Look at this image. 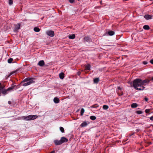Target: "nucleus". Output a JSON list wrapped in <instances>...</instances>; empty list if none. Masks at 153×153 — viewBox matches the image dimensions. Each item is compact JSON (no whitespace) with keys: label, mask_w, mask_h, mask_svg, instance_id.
I'll list each match as a JSON object with an SVG mask.
<instances>
[{"label":"nucleus","mask_w":153,"mask_h":153,"mask_svg":"<svg viewBox=\"0 0 153 153\" xmlns=\"http://www.w3.org/2000/svg\"><path fill=\"white\" fill-rule=\"evenodd\" d=\"M108 33L109 36H112L114 35L115 33L114 31H110L108 32Z\"/></svg>","instance_id":"obj_13"},{"label":"nucleus","mask_w":153,"mask_h":153,"mask_svg":"<svg viewBox=\"0 0 153 153\" xmlns=\"http://www.w3.org/2000/svg\"><path fill=\"white\" fill-rule=\"evenodd\" d=\"M143 28L145 30H149L150 29V27L149 25H145L143 27Z\"/></svg>","instance_id":"obj_19"},{"label":"nucleus","mask_w":153,"mask_h":153,"mask_svg":"<svg viewBox=\"0 0 153 153\" xmlns=\"http://www.w3.org/2000/svg\"><path fill=\"white\" fill-rule=\"evenodd\" d=\"M99 81V78H97L94 79V83H97Z\"/></svg>","instance_id":"obj_16"},{"label":"nucleus","mask_w":153,"mask_h":153,"mask_svg":"<svg viewBox=\"0 0 153 153\" xmlns=\"http://www.w3.org/2000/svg\"><path fill=\"white\" fill-rule=\"evenodd\" d=\"M55 151L54 150H53L50 153H55Z\"/></svg>","instance_id":"obj_43"},{"label":"nucleus","mask_w":153,"mask_h":153,"mask_svg":"<svg viewBox=\"0 0 153 153\" xmlns=\"http://www.w3.org/2000/svg\"><path fill=\"white\" fill-rule=\"evenodd\" d=\"M100 7H99V6H98V7H96L95 8H100Z\"/></svg>","instance_id":"obj_44"},{"label":"nucleus","mask_w":153,"mask_h":153,"mask_svg":"<svg viewBox=\"0 0 153 153\" xmlns=\"http://www.w3.org/2000/svg\"><path fill=\"white\" fill-rule=\"evenodd\" d=\"M150 62L151 64H153V59L151 60Z\"/></svg>","instance_id":"obj_39"},{"label":"nucleus","mask_w":153,"mask_h":153,"mask_svg":"<svg viewBox=\"0 0 153 153\" xmlns=\"http://www.w3.org/2000/svg\"><path fill=\"white\" fill-rule=\"evenodd\" d=\"M39 116L36 115H30L27 116H24L22 117V119L26 120H33L36 119Z\"/></svg>","instance_id":"obj_2"},{"label":"nucleus","mask_w":153,"mask_h":153,"mask_svg":"<svg viewBox=\"0 0 153 153\" xmlns=\"http://www.w3.org/2000/svg\"><path fill=\"white\" fill-rule=\"evenodd\" d=\"M150 81H152L153 82V76L151 78V79H150Z\"/></svg>","instance_id":"obj_42"},{"label":"nucleus","mask_w":153,"mask_h":153,"mask_svg":"<svg viewBox=\"0 0 153 153\" xmlns=\"http://www.w3.org/2000/svg\"><path fill=\"white\" fill-rule=\"evenodd\" d=\"M34 30L35 32H39L40 31V29L38 27H36L34 28Z\"/></svg>","instance_id":"obj_23"},{"label":"nucleus","mask_w":153,"mask_h":153,"mask_svg":"<svg viewBox=\"0 0 153 153\" xmlns=\"http://www.w3.org/2000/svg\"><path fill=\"white\" fill-rule=\"evenodd\" d=\"M15 86H16V85H13V86H11V87L8 88L7 89V90H8V91H10V90L13 89V88H14Z\"/></svg>","instance_id":"obj_22"},{"label":"nucleus","mask_w":153,"mask_h":153,"mask_svg":"<svg viewBox=\"0 0 153 153\" xmlns=\"http://www.w3.org/2000/svg\"><path fill=\"white\" fill-rule=\"evenodd\" d=\"M59 76L60 79H63L65 77V74L61 72L59 74Z\"/></svg>","instance_id":"obj_10"},{"label":"nucleus","mask_w":153,"mask_h":153,"mask_svg":"<svg viewBox=\"0 0 153 153\" xmlns=\"http://www.w3.org/2000/svg\"><path fill=\"white\" fill-rule=\"evenodd\" d=\"M75 34H73L72 35L69 36L68 38L70 39H73L75 38Z\"/></svg>","instance_id":"obj_21"},{"label":"nucleus","mask_w":153,"mask_h":153,"mask_svg":"<svg viewBox=\"0 0 153 153\" xmlns=\"http://www.w3.org/2000/svg\"><path fill=\"white\" fill-rule=\"evenodd\" d=\"M151 120L153 121V116L149 118Z\"/></svg>","instance_id":"obj_37"},{"label":"nucleus","mask_w":153,"mask_h":153,"mask_svg":"<svg viewBox=\"0 0 153 153\" xmlns=\"http://www.w3.org/2000/svg\"><path fill=\"white\" fill-rule=\"evenodd\" d=\"M96 118V117L94 116H91L90 117V119L93 120H95Z\"/></svg>","instance_id":"obj_25"},{"label":"nucleus","mask_w":153,"mask_h":153,"mask_svg":"<svg viewBox=\"0 0 153 153\" xmlns=\"http://www.w3.org/2000/svg\"><path fill=\"white\" fill-rule=\"evenodd\" d=\"M11 74H10L8 75L6 77V79H7L8 77H9L11 75Z\"/></svg>","instance_id":"obj_41"},{"label":"nucleus","mask_w":153,"mask_h":153,"mask_svg":"<svg viewBox=\"0 0 153 153\" xmlns=\"http://www.w3.org/2000/svg\"><path fill=\"white\" fill-rule=\"evenodd\" d=\"M84 40L88 42L89 41L90 38L88 36H86L84 38Z\"/></svg>","instance_id":"obj_24"},{"label":"nucleus","mask_w":153,"mask_h":153,"mask_svg":"<svg viewBox=\"0 0 153 153\" xmlns=\"http://www.w3.org/2000/svg\"><path fill=\"white\" fill-rule=\"evenodd\" d=\"M59 129H60V131L62 133H64L65 132L64 129L62 127H60Z\"/></svg>","instance_id":"obj_28"},{"label":"nucleus","mask_w":153,"mask_h":153,"mask_svg":"<svg viewBox=\"0 0 153 153\" xmlns=\"http://www.w3.org/2000/svg\"><path fill=\"white\" fill-rule=\"evenodd\" d=\"M116 91L118 94L120 96H122L123 94V91H122V90H119V91Z\"/></svg>","instance_id":"obj_12"},{"label":"nucleus","mask_w":153,"mask_h":153,"mask_svg":"<svg viewBox=\"0 0 153 153\" xmlns=\"http://www.w3.org/2000/svg\"><path fill=\"white\" fill-rule=\"evenodd\" d=\"M62 144L64 143H66L68 141V140L64 137H62L60 139Z\"/></svg>","instance_id":"obj_5"},{"label":"nucleus","mask_w":153,"mask_h":153,"mask_svg":"<svg viewBox=\"0 0 153 153\" xmlns=\"http://www.w3.org/2000/svg\"><path fill=\"white\" fill-rule=\"evenodd\" d=\"M88 124L86 122H84L81 124L80 126L81 127H84L86 126Z\"/></svg>","instance_id":"obj_14"},{"label":"nucleus","mask_w":153,"mask_h":153,"mask_svg":"<svg viewBox=\"0 0 153 153\" xmlns=\"http://www.w3.org/2000/svg\"><path fill=\"white\" fill-rule=\"evenodd\" d=\"M123 90L122 88L120 86H119L117 87V91H119V90Z\"/></svg>","instance_id":"obj_33"},{"label":"nucleus","mask_w":153,"mask_h":153,"mask_svg":"<svg viewBox=\"0 0 153 153\" xmlns=\"http://www.w3.org/2000/svg\"><path fill=\"white\" fill-rule=\"evenodd\" d=\"M138 106V104L136 103H133L131 105V106L132 108H135Z\"/></svg>","instance_id":"obj_17"},{"label":"nucleus","mask_w":153,"mask_h":153,"mask_svg":"<svg viewBox=\"0 0 153 153\" xmlns=\"http://www.w3.org/2000/svg\"><path fill=\"white\" fill-rule=\"evenodd\" d=\"M102 1H100V3L101 4H102Z\"/></svg>","instance_id":"obj_45"},{"label":"nucleus","mask_w":153,"mask_h":153,"mask_svg":"<svg viewBox=\"0 0 153 153\" xmlns=\"http://www.w3.org/2000/svg\"><path fill=\"white\" fill-rule=\"evenodd\" d=\"M8 103L10 105L11 103V102L10 101H9L8 102Z\"/></svg>","instance_id":"obj_40"},{"label":"nucleus","mask_w":153,"mask_h":153,"mask_svg":"<svg viewBox=\"0 0 153 153\" xmlns=\"http://www.w3.org/2000/svg\"><path fill=\"white\" fill-rule=\"evenodd\" d=\"M81 74V72L79 71L77 72V74L78 76H79Z\"/></svg>","instance_id":"obj_36"},{"label":"nucleus","mask_w":153,"mask_h":153,"mask_svg":"<svg viewBox=\"0 0 153 153\" xmlns=\"http://www.w3.org/2000/svg\"><path fill=\"white\" fill-rule=\"evenodd\" d=\"M136 113L138 114H140L142 113L143 112L142 111H136Z\"/></svg>","instance_id":"obj_31"},{"label":"nucleus","mask_w":153,"mask_h":153,"mask_svg":"<svg viewBox=\"0 0 153 153\" xmlns=\"http://www.w3.org/2000/svg\"><path fill=\"white\" fill-rule=\"evenodd\" d=\"M13 0H9V4L10 5H11L13 4Z\"/></svg>","instance_id":"obj_30"},{"label":"nucleus","mask_w":153,"mask_h":153,"mask_svg":"<svg viewBox=\"0 0 153 153\" xmlns=\"http://www.w3.org/2000/svg\"><path fill=\"white\" fill-rule=\"evenodd\" d=\"M14 26L15 27L14 31H17V30L20 28V25L19 23H17L16 25H15Z\"/></svg>","instance_id":"obj_4"},{"label":"nucleus","mask_w":153,"mask_h":153,"mask_svg":"<svg viewBox=\"0 0 153 153\" xmlns=\"http://www.w3.org/2000/svg\"><path fill=\"white\" fill-rule=\"evenodd\" d=\"M150 81V79H146L143 80L140 79H136L133 81L132 83H131V85H132L134 88L137 90L143 91L145 88L143 85H146L148 84Z\"/></svg>","instance_id":"obj_1"},{"label":"nucleus","mask_w":153,"mask_h":153,"mask_svg":"<svg viewBox=\"0 0 153 153\" xmlns=\"http://www.w3.org/2000/svg\"><path fill=\"white\" fill-rule=\"evenodd\" d=\"M53 101L55 103H58L59 102V100L57 97H55L53 99Z\"/></svg>","instance_id":"obj_11"},{"label":"nucleus","mask_w":153,"mask_h":153,"mask_svg":"<svg viewBox=\"0 0 153 153\" xmlns=\"http://www.w3.org/2000/svg\"><path fill=\"white\" fill-rule=\"evenodd\" d=\"M13 59L12 58H10L8 59V62L9 63H12Z\"/></svg>","instance_id":"obj_27"},{"label":"nucleus","mask_w":153,"mask_h":153,"mask_svg":"<svg viewBox=\"0 0 153 153\" xmlns=\"http://www.w3.org/2000/svg\"><path fill=\"white\" fill-rule=\"evenodd\" d=\"M69 2L71 3H73L75 2L74 0H68Z\"/></svg>","instance_id":"obj_32"},{"label":"nucleus","mask_w":153,"mask_h":153,"mask_svg":"<svg viewBox=\"0 0 153 153\" xmlns=\"http://www.w3.org/2000/svg\"><path fill=\"white\" fill-rule=\"evenodd\" d=\"M85 111V110L84 108H82L81 111V113L80 114L81 116H82L83 114V113H84Z\"/></svg>","instance_id":"obj_29"},{"label":"nucleus","mask_w":153,"mask_h":153,"mask_svg":"<svg viewBox=\"0 0 153 153\" xmlns=\"http://www.w3.org/2000/svg\"><path fill=\"white\" fill-rule=\"evenodd\" d=\"M152 127H153V125H152Z\"/></svg>","instance_id":"obj_46"},{"label":"nucleus","mask_w":153,"mask_h":153,"mask_svg":"<svg viewBox=\"0 0 153 153\" xmlns=\"http://www.w3.org/2000/svg\"><path fill=\"white\" fill-rule=\"evenodd\" d=\"M150 111V110L149 109H146L145 110V112L146 113H148Z\"/></svg>","instance_id":"obj_34"},{"label":"nucleus","mask_w":153,"mask_h":153,"mask_svg":"<svg viewBox=\"0 0 153 153\" xmlns=\"http://www.w3.org/2000/svg\"><path fill=\"white\" fill-rule=\"evenodd\" d=\"M99 105L97 104H95L90 106L91 108H97L99 107Z\"/></svg>","instance_id":"obj_20"},{"label":"nucleus","mask_w":153,"mask_h":153,"mask_svg":"<svg viewBox=\"0 0 153 153\" xmlns=\"http://www.w3.org/2000/svg\"><path fill=\"white\" fill-rule=\"evenodd\" d=\"M46 33L47 35L51 37H53L54 35V33L53 31L52 30H48L46 32Z\"/></svg>","instance_id":"obj_3"},{"label":"nucleus","mask_w":153,"mask_h":153,"mask_svg":"<svg viewBox=\"0 0 153 153\" xmlns=\"http://www.w3.org/2000/svg\"><path fill=\"white\" fill-rule=\"evenodd\" d=\"M55 144L56 145H60L62 144L60 140H55L54 141Z\"/></svg>","instance_id":"obj_7"},{"label":"nucleus","mask_w":153,"mask_h":153,"mask_svg":"<svg viewBox=\"0 0 153 153\" xmlns=\"http://www.w3.org/2000/svg\"><path fill=\"white\" fill-rule=\"evenodd\" d=\"M105 110H107L108 108V106L106 105H104L102 107Z\"/></svg>","instance_id":"obj_26"},{"label":"nucleus","mask_w":153,"mask_h":153,"mask_svg":"<svg viewBox=\"0 0 153 153\" xmlns=\"http://www.w3.org/2000/svg\"><path fill=\"white\" fill-rule=\"evenodd\" d=\"M45 65V62L43 60H41L39 61L38 64V65L42 67Z\"/></svg>","instance_id":"obj_8"},{"label":"nucleus","mask_w":153,"mask_h":153,"mask_svg":"<svg viewBox=\"0 0 153 153\" xmlns=\"http://www.w3.org/2000/svg\"><path fill=\"white\" fill-rule=\"evenodd\" d=\"M144 100L146 101L147 102L148 100V99L147 98L145 97L144 98Z\"/></svg>","instance_id":"obj_38"},{"label":"nucleus","mask_w":153,"mask_h":153,"mask_svg":"<svg viewBox=\"0 0 153 153\" xmlns=\"http://www.w3.org/2000/svg\"><path fill=\"white\" fill-rule=\"evenodd\" d=\"M31 78H27L25 79L23 81H22V82H28L30 80H31Z\"/></svg>","instance_id":"obj_18"},{"label":"nucleus","mask_w":153,"mask_h":153,"mask_svg":"<svg viewBox=\"0 0 153 153\" xmlns=\"http://www.w3.org/2000/svg\"><path fill=\"white\" fill-rule=\"evenodd\" d=\"M34 81L33 80H30L27 82L23 84L22 85L24 86H26L30 85L32 83H34Z\"/></svg>","instance_id":"obj_6"},{"label":"nucleus","mask_w":153,"mask_h":153,"mask_svg":"<svg viewBox=\"0 0 153 153\" xmlns=\"http://www.w3.org/2000/svg\"><path fill=\"white\" fill-rule=\"evenodd\" d=\"M91 66L90 64H88L85 66V70H90V69Z\"/></svg>","instance_id":"obj_15"},{"label":"nucleus","mask_w":153,"mask_h":153,"mask_svg":"<svg viewBox=\"0 0 153 153\" xmlns=\"http://www.w3.org/2000/svg\"><path fill=\"white\" fill-rule=\"evenodd\" d=\"M143 63L144 65H146L147 64L148 62L146 61H144L143 62Z\"/></svg>","instance_id":"obj_35"},{"label":"nucleus","mask_w":153,"mask_h":153,"mask_svg":"<svg viewBox=\"0 0 153 153\" xmlns=\"http://www.w3.org/2000/svg\"><path fill=\"white\" fill-rule=\"evenodd\" d=\"M152 16L150 15H145L144 16V18L147 20L150 19L152 18Z\"/></svg>","instance_id":"obj_9"}]
</instances>
